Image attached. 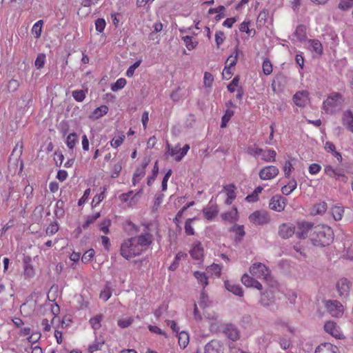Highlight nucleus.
Segmentation results:
<instances>
[{
    "instance_id": "1",
    "label": "nucleus",
    "mask_w": 353,
    "mask_h": 353,
    "mask_svg": "<svg viewBox=\"0 0 353 353\" xmlns=\"http://www.w3.org/2000/svg\"><path fill=\"white\" fill-rule=\"evenodd\" d=\"M152 241V235L149 232L125 239L121 244L120 254L127 260L132 259L147 250Z\"/></svg>"
},
{
    "instance_id": "2",
    "label": "nucleus",
    "mask_w": 353,
    "mask_h": 353,
    "mask_svg": "<svg viewBox=\"0 0 353 353\" xmlns=\"http://www.w3.org/2000/svg\"><path fill=\"white\" fill-rule=\"evenodd\" d=\"M334 239L332 229L326 225H317L310 234V240L315 246L325 247L331 243Z\"/></svg>"
},
{
    "instance_id": "3",
    "label": "nucleus",
    "mask_w": 353,
    "mask_h": 353,
    "mask_svg": "<svg viewBox=\"0 0 353 353\" xmlns=\"http://www.w3.org/2000/svg\"><path fill=\"white\" fill-rule=\"evenodd\" d=\"M343 101L341 94L333 92L323 102V108L327 114H332L342 109Z\"/></svg>"
},
{
    "instance_id": "4",
    "label": "nucleus",
    "mask_w": 353,
    "mask_h": 353,
    "mask_svg": "<svg viewBox=\"0 0 353 353\" xmlns=\"http://www.w3.org/2000/svg\"><path fill=\"white\" fill-rule=\"evenodd\" d=\"M43 308L46 311L47 317L42 320L41 326L45 332H48L51 328V324L53 325L57 320L60 310L59 305L56 303L45 305Z\"/></svg>"
},
{
    "instance_id": "5",
    "label": "nucleus",
    "mask_w": 353,
    "mask_h": 353,
    "mask_svg": "<svg viewBox=\"0 0 353 353\" xmlns=\"http://www.w3.org/2000/svg\"><path fill=\"white\" fill-rule=\"evenodd\" d=\"M279 293L272 289L267 290L261 294L260 303L262 306L274 310L276 303V298Z\"/></svg>"
},
{
    "instance_id": "6",
    "label": "nucleus",
    "mask_w": 353,
    "mask_h": 353,
    "mask_svg": "<svg viewBox=\"0 0 353 353\" xmlns=\"http://www.w3.org/2000/svg\"><path fill=\"white\" fill-rule=\"evenodd\" d=\"M250 274L259 279L267 280L270 276V270L268 267L259 262L252 263L249 268Z\"/></svg>"
},
{
    "instance_id": "7",
    "label": "nucleus",
    "mask_w": 353,
    "mask_h": 353,
    "mask_svg": "<svg viewBox=\"0 0 353 353\" xmlns=\"http://www.w3.org/2000/svg\"><path fill=\"white\" fill-rule=\"evenodd\" d=\"M46 301L45 293L41 291L33 292L28 297L26 303L21 306V310H24L27 305L35 307L37 305H41ZM34 310V308H33Z\"/></svg>"
},
{
    "instance_id": "8",
    "label": "nucleus",
    "mask_w": 353,
    "mask_h": 353,
    "mask_svg": "<svg viewBox=\"0 0 353 353\" xmlns=\"http://www.w3.org/2000/svg\"><path fill=\"white\" fill-rule=\"evenodd\" d=\"M314 225L310 222H298L296 225V235L301 239H310V234L313 232Z\"/></svg>"
},
{
    "instance_id": "9",
    "label": "nucleus",
    "mask_w": 353,
    "mask_h": 353,
    "mask_svg": "<svg viewBox=\"0 0 353 353\" xmlns=\"http://www.w3.org/2000/svg\"><path fill=\"white\" fill-rule=\"evenodd\" d=\"M249 221L254 225H263L270 222L269 214L265 211H255L249 216Z\"/></svg>"
},
{
    "instance_id": "10",
    "label": "nucleus",
    "mask_w": 353,
    "mask_h": 353,
    "mask_svg": "<svg viewBox=\"0 0 353 353\" xmlns=\"http://www.w3.org/2000/svg\"><path fill=\"white\" fill-rule=\"evenodd\" d=\"M327 311L334 317H341L343 314V306L338 301H328L325 303Z\"/></svg>"
},
{
    "instance_id": "11",
    "label": "nucleus",
    "mask_w": 353,
    "mask_h": 353,
    "mask_svg": "<svg viewBox=\"0 0 353 353\" xmlns=\"http://www.w3.org/2000/svg\"><path fill=\"white\" fill-rule=\"evenodd\" d=\"M204 317L210 325L212 331H215L219 327L221 322L218 313L214 311H205Z\"/></svg>"
},
{
    "instance_id": "12",
    "label": "nucleus",
    "mask_w": 353,
    "mask_h": 353,
    "mask_svg": "<svg viewBox=\"0 0 353 353\" xmlns=\"http://www.w3.org/2000/svg\"><path fill=\"white\" fill-rule=\"evenodd\" d=\"M288 83L287 77L282 72L276 74L272 83V88L274 92H281Z\"/></svg>"
},
{
    "instance_id": "13",
    "label": "nucleus",
    "mask_w": 353,
    "mask_h": 353,
    "mask_svg": "<svg viewBox=\"0 0 353 353\" xmlns=\"http://www.w3.org/2000/svg\"><path fill=\"white\" fill-rule=\"evenodd\" d=\"M286 201L287 200L284 197L276 195L271 198L269 203V207L271 210L280 212L284 210L286 205Z\"/></svg>"
},
{
    "instance_id": "14",
    "label": "nucleus",
    "mask_w": 353,
    "mask_h": 353,
    "mask_svg": "<svg viewBox=\"0 0 353 353\" xmlns=\"http://www.w3.org/2000/svg\"><path fill=\"white\" fill-rule=\"evenodd\" d=\"M279 174V170L273 165L266 166L262 168L259 172V176L262 180H270L276 177Z\"/></svg>"
},
{
    "instance_id": "15",
    "label": "nucleus",
    "mask_w": 353,
    "mask_h": 353,
    "mask_svg": "<svg viewBox=\"0 0 353 353\" xmlns=\"http://www.w3.org/2000/svg\"><path fill=\"white\" fill-rule=\"evenodd\" d=\"M205 353H224L223 343L218 340H212L206 344Z\"/></svg>"
},
{
    "instance_id": "16",
    "label": "nucleus",
    "mask_w": 353,
    "mask_h": 353,
    "mask_svg": "<svg viewBox=\"0 0 353 353\" xmlns=\"http://www.w3.org/2000/svg\"><path fill=\"white\" fill-rule=\"evenodd\" d=\"M295 229L292 223H283L279 226V234L283 239H289L296 233Z\"/></svg>"
},
{
    "instance_id": "17",
    "label": "nucleus",
    "mask_w": 353,
    "mask_h": 353,
    "mask_svg": "<svg viewBox=\"0 0 353 353\" xmlns=\"http://www.w3.org/2000/svg\"><path fill=\"white\" fill-rule=\"evenodd\" d=\"M336 287L340 296L346 297L349 294L350 283L347 279L342 278L339 279Z\"/></svg>"
},
{
    "instance_id": "18",
    "label": "nucleus",
    "mask_w": 353,
    "mask_h": 353,
    "mask_svg": "<svg viewBox=\"0 0 353 353\" xmlns=\"http://www.w3.org/2000/svg\"><path fill=\"white\" fill-rule=\"evenodd\" d=\"M326 332L335 337L336 339H342L343 334L341 332L340 327L334 321H327L324 326Z\"/></svg>"
},
{
    "instance_id": "19",
    "label": "nucleus",
    "mask_w": 353,
    "mask_h": 353,
    "mask_svg": "<svg viewBox=\"0 0 353 353\" xmlns=\"http://www.w3.org/2000/svg\"><path fill=\"white\" fill-rule=\"evenodd\" d=\"M242 283L248 288H254L257 290H262V285L252 275L244 274L241 277Z\"/></svg>"
},
{
    "instance_id": "20",
    "label": "nucleus",
    "mask_w": 353,
    "mask_h": 353,
    "mask_svg": "<svg viewBox=\"0 0 353 353\" xmlns=\"http://www.w3.org/2000/svg\"><path fill=\"white\" fill-rule=\"evenodd\" d=\"M223 192L226 196L225 203L230 205L236 199V187L233 184H228L223 187Z\"/></svg>"
},
{
    "instance_id": "21",
    "label": "nucleus",
    "mask_w": 353,
    "mask_h": 353,
    "mask_svg": "<svg viewBox=\"0 0 353 353\" xmlns=\"http://www.w3.org/2000/svg\"><path fill=\"white\" fill-rule=\"evenodd\" d=\"M224 285L228 291L232 292L234 295L241 297L243 296V289L239 284L229 280H225L224 281Z\"/></svg>"
},
{
    "instance_id": "22",
    "label": "nucleus",
    "mask_w": 353,
    "mask_h": 353,
    "mask_svg": "<svg viewBox=\"0 0 353 353\" xmlns=\"http://www.w3.org/2000/svg\"><path fill=\"white\" fill-rule=\"evenodd\" d=\"M204 250L200 242L196 241L193 243L190 254L192 259L200 261L203 257Z\"/></svg>"
},
{
    "instance_id": "23",
    "label": "nucleus",
    "mask_w": 353,
    "mask_h": 353,
    "mask_svg": "<svg viewBox=\"0 0 353 353\" xmlns=\"http://www.w3.org/2000/svg\"><path fill=\"white\" fill-rule=\"evenodd\" d=\"M314 353H339V349L330 343H323L316 347Z\"/></svg>"
},
{
    "instance_id": "24",
    "label": "nucleus",
    "mask_w": 353,
    "mask_h": 353,
    "mask_svg": "<svg viewBox=\"0 0 353 353\" xmlns=\"http://www.w3.org/2000/svg\"><path fill=\"white\" fill-rule=\"evenodd\" d=\"M224 333L229 339L233 341H236L240 338V333L238 328L232 324L226 325Z\"/></svg>"
},
{
    "instance_id": "25",
    "label": "nucleus",
    "mask_w": 353,
    "mask_h": 353,
    "mask_svg": "<svg viewBox=\"0 0 353 353\" xmlns=\"http://www.w3.org/2000/svg\"><path fill=\"white\" fill-rule=\"evenodd\" d=\"M218 212L217 205L211 202L203 209V214L208 220L213 219L217 215Z\"/></svg>"
},
{
    "instance_id": "26",
    "label": "nucleus",
    "mask_w": 353,
    "mask_h": 353,
    "mask_svg": "<svg viewBox=\"0 0 353 353\" xmlns=\"http://www.w3.org/2000/svg\"><path fill=\"white\" fill-rule=\"evenodd\" d=\"M307 98V92L299 91L293 96L294 103L299 107L305 106Z\"/></svg>"
},
{
    "instance_id": "27",
    "label": "nucleus",
    "mask_w": 353,
    "mask_h": 353,
    "mask_svg": "<svg viewBox=\"0 0 353 353\" xmlns=\"http://www.w3.org/2000/svg\"><path fill=\"white\" fill-rule=\"evenodd\" d=\"M54 161L57 165L60 166L63 164L65 168H70L72 166L74 162V159L70 156H56Z\"/></svg>"
},
{
    "instance_id": "28",
    "label": "nucleus",
    "mask_w": 353,
    "mask_h": 353,
    "mask_svg": "<svg viewBox=\"0 0 353 353\" xmlns=\"http://www.w3.org/2000/svg\"><path fill=\"white\" fill-rule=\"evenodd\" d=\"M221 216L223 220L228 221L230 223H234L237 221L239 219L237 208L236 207H233L228 212L223 213L221 215Z\"/></svg>"
},
{
    "instance_id": "29",
    "label": "nucleus",
    "mask_w": 353,
    "mask_h": 353,
    "mask_svg": "<svg viewBox=\"0 0 353 353\" xmlns=\"http://www.w3.org/2000/svg\"><path fill=\"white\" fill-rule=\"evenodd\" d=\"M140 192L141 191L132 196V192H129L128 193L121 194L119 198L122 203L125 204L128 206H132L133 205L132 201L134 199L139 197Z\"/></svg>"
},
{
    "instance_id": "30",
    "label": "nucleus",
    "mask_w": 353,
    "mask_h": 353,
    "mask_svg": "<svg viewBox=\"0 0 353 353\" xmlns=\"http://www.w3.org/2000/svg\"><path fill=\"white\" fill-rule=\"evenodd\" d=\"M105 343V341L103 338H96L95 340L89 344L88 351L89 353H94V352L101 350Z\"/></svg>"
},
{
    "instance_id": "31",
    "label": "nucleus",
    "mask_w": 353,
    "mask_h": 353,
    "mask_svg": "<svg viewBox=\"0 0 353 353\" xmlns=\"http://www.w3.org/2000/svg\"><path fill=\"white\" fill-rule=\"evenodd\" d=\"M297 39L300 41H304L307 39V28L305 25H299L294 32Z\"/></svg>"
},
{
    "instance_id": "32",
    "label": "nucleus",
    "mask_w": 353,
    "mask_h": 353,
    "mask_svg": "<svg viewBox=\"0 0 353 353\" xmlns=\"http://www.w3.org/2000/svg\"><path fill=\"white\" fill-rule=\"evenodd\" d=\"M194 276L198 283L201 285L203 289L208 285V277L205 272L196 271L194 272Z\"/></svg>"
},
{
    "instance_id": "33",
    "label": "nucleus",
    "mask_w": 353,
    "mask_h": 353,
    "mask_svg": "<svg viewBox=\"0 0 353 353\" xmlns=\"http://www.w3.org/2000/svg\"><path fill=\"white\" fill-rule=\"evenodd\" d=\"M177 336L180 347L182 348L186 347L190 341V336L188 333L185 331H181L177 334Z\"/></svg>"
},
{
    "instance_id": "34",
    "label": "nucleus",
    "mask_w": 353,
    "mask_h": 353,
    "mask_svg": "<svg viewBox=\"0 0 353 353\" xmlns=\"http://www.w3.org/2000/svg\"><path fill=\"white\" fill-rule=\"evenodd\" d=\"M274 324L278 329H286L292 334H294L295 332L294 327H292L287 321L278 319L275 321Z\"/></svg>"
},
{
    "instance_id": "35",
    "label": "nucleus",
    "mask_w": 353,
    "mask_h": 353,
    "mask_svg": "<svg viewBox=\"0 0 353 353\" xmlns=\"http://www.w3.org/2000/svg\"><path fill=\"white\" fill-rule=\"evenodd\" d=\"M148 165V162H145L144 163V164L142 165L141 168H139L137 169V170L135 171L134 175H133V179H132V182H133V184L134 185H136L137 183H138L145 175V168Z\"/></svg>"
},
{
    "instance_id": "36",
    "label": "nucleus",
    "mask_w": 353,
    "mask_h": 353,
    "mask_svg": "<svg viewBox=\"0 0 353 353\" xmlns=\"http://www.w3.org/2000/svg\"><path fill=\"white\" fill-rule=\"evenodd\" d=\"M327 210V204L325 202H320L314 205L312 209L311 213L314 215L323 214Z\"/></svg>"
},
{
    "instance_id": "37",
    "label": "nucleus",
    "mask_w": 353,
    "mask_h": 353,
    "mask_svg": "<svg viewBox=\"0 0 353 353\" xmlns=\"http://www.w3.org/2000/svg\"><path fill=\"white\" fill-rule=\"evenodd\" d=\"M181 39L183 40V41L185 44L186 48L189 50L194 49L199 43V42L196 40H194L193 37L191 36L182 37Z\"/></svg>"
},
{
    "instance_id": "38",
    "label": "nucleus",
    "mask_w": 353,
    "mask_h": 353,
    "mask_svg": "<svg viewBox=\"0 0 353 353\" xmlns=\"http://www.w3.org/2000/svg\"><path fill=\"white\" fill-rule=\"evenodd\" d=\"M296 181L294 179L290 180L287 185L282 188V193L285 195H289L296 189Z\"/></svg>"
},
{
    "instance_id": "39",
    "label": "nucleus",
    "mask_w": 353,
    "mask_h": 353,
    "mask_svg": "<svg viewBox=\"0 0 353 353\" xmlns=\"http://www.w3.org/2000/svg\"><path fill=\"white\" fill-rule=\"evenodd\" d=\"M331 212L335 221H340L343 216L344 208L341 206L336 205L331 209Z\"/></svg>"
},
{
    "instance_id": "40",
    "label": "nucleus",
    "mask_w": 353,
    "mask_h": 353,
    "mask_svg": "<svg viewBox=\"0 0 353 353\" xmlns=\"http://www.w3.org/2000/svg\"><path fill=\"white\" fill-rule=\"evenodd\" d=\"M112 289L109 283L106 284L103 289L101 291L99 297L104 301H108L112 296Z\"/></svg>"
},
{
    "instance_id": "41",
    "label": "nucleus",
    "mask_w": 353,
    "mask_h": 353,
    "mask_svg": "<svg viewBox=\"0 0 353 353\" xmlns=\"http://www.w3.org/2000/svg\"><path fill=\"white\" fill-rule=\"evenodd\" d=\"M208 273L219 277L221 274L222 267L216 263H213L206 268Z\"/></svg>"
},
{
    "instance_id": "42",
    "label": "nucleus",
    "mask_w": 353,
    "mask_h": 353,
    "mask_svg": "<svg viewBox=\"0 0 353 353\" xmlns=\"http://www.w3.org/2000/svg\"><path fill=\"white\" fill-rule=\"evenodd\" d=\"M102 192L100 194L95 195L92 201V207L98 205L105 197V192L107 188L105 186L102 188Z\"/></svg>"
},
{
    "instance_id": "43",
    "label": "nucleus",
    "mask_w": 353,
    "mask_h": 353,
    "mask_svg": "<svg viewBox=\"0 0 353 353\" xmlns=\"http://www.w3.org/2000/svg\"><path fill=\"white\" fill-rule=\"evenodd\" d=\"M309 42L311 43L312 50L318 54H321L323 52V47L321 42L316 39H310Z\"/></svg>"
},
{
    "instance_id": "44",
    "label": "nucleus",
    "mask_w": 353,
    "mask_h": 353,
    "mask_svg": "<svg viewBox=\"0 0 353 353\" xmlns=\"http://www.w3.org/2000/svg\"><path fill=\"white\" fill-rule=\"evenodd\" d=\"M43 23V22L42 20H39L34 24L32 28V33L34 35L35 38L37 39L41 37Z\"/></svg>"
},
{
    "instance_id": "45",
    "label": "nucleus",
    "mask_w": 353,
    "mask_h": 353,
    "mask_svg": "<svg viewBox=\"0 0 353 353\" xmlns=\"http://www.w3.org/2000/svg\"><path fill=\"white\" fill-rule=\"evenodd\" d=\"M211 303V301H210L208 296L205 294V292H202L200 295V299L199 301V305L200 307L203 308H205L207 307H209Z\"/></svg>"
},
{
    "instance_id": "46",
    "label": "nucleus",
    "mask_w": 353,
    "mask_h": 353,
    "mask_svg": "<svg viewBox=\"0 0 353 353\" xmlns=\"http://www.w3.org/2000/svg\"><path fill=\"white\" fill-rule=\"evenodd\" d=\"M102 318V315H97L90 319V323L94 330H99L101 327Z\"/></svg>"
},
{
    "instance_id": "47",
    "label": "nucleus",
    "mask_w": 353,
    "mask_h": 353,
    "mask_svg": "<svg viewBox=\"0 0 353 353\" xmlns=\"http://www.w3.org/2000/svg\"><path fill=\"white\" fill-rule=\"evenodd\" d=\"M234 55H230L226 61V64L229 62V64L228 65L230 67H233L236 64L237 60H238V55H239V48L236 46L234 48Z\"/></svg>"
},
{
    "instance_id": "48",
    "label": "nucleus",
    "mask_w": 353,
    "mask_h": 353,
    "mask_svg": "<svg viewBox=\"0 0 353 353\" xmlns=\"http://www.w3.org/2000/svg\"><path fill=\"white\" fill-rule=\"evenodd\" d=\"M126 84V80L124 78H120L111 86V90L116 92L122 89Z\"/></svg>"
},
{
    "instance_id": "49",
    "label": "nucleus",
    "mask_w": 353,
    "mask_h": 353,
    "mask_svg": "<svg viewBox=\"0 0 353 353\" xmlns=\"http://www.w3.org/2000/svg\"><path fill=\"white\" fill-rule=\"evenodd\" d=\"M262 68L263 72L265 75H269L272 72V65L268 59L263 61Z\"/></svg>"
},
{
    "instance_id": "50",
    "label": "nucleus",
    "mask_w": 353,
    "mask_h": 353,
    "mask_svg": "<svg viewBox=\"0 0 353 353\" xmlns=\"http://www.w3.org/2000/svg\"><path fill=\"white\" fill-rule=\"evenodd\" d=\"M108 106L103 105H101L100 107L96 108L94 110L93 114L95 115V117L97 119H98V118L108 113Z\"/></svg>"
},
{
    "instance_id": "51",
    "label": "nucleus",
    "mask_w": 353,
    "mask_h": 353,
    "mask_svg": "<svg viewBox=\"0 0 353 353\" xmlns=\"http://www.w3.org/2000/svg\"><path fill=\"white\" fill-rule=\"evenodd\" d=\"M249 25H250V21H243V22H242L240 24L239 30L241 32H246L249 35H251V31L253 30V35H252L253 37L255 34L256 31H255L254 29H251L250 30L249 28Z\"/></svg>"
},
{
    "instance_id": "52",
    "label": "nucleus",
    "mask_w": 353,
    "mask_h": 353,
    "mask_svg": "<svg viewBox=\"0 0 353 353\" xmlns=\"http://www.w3.org/2000/svg\"><path fill=\"white\" fill-rule=\"evenodd\" d=\"M46 62V54L40 53L37 55L34 64L38 69L43 68Z\"/></svg>"
},
{
    "instance_id": "53",
    "label": "nucleus",
    "mask_w": 353,
    "mask_h": 353,
    "mask_svg": "<svg viewBox=\"0 0 353 353\" xmlns=\"http://www.w3.org/2000/svg\"><path fill=\"white\" fill-rule=\"evenodd\" d=\"M72 94L74 99L78 102L83 101L85 97V91L83 90H74Z\"/></svg>"
},
{
    "instance_id": "54",
    "label": "nucleus",
    "mask_w": 353,
    "mask_h": 353,
    "mask_svg": "<svg viewBox=\"0 0 353 353\" xmlns=\"http://www.w3.org/2000/svg\"><path fill=\"white\" fill-rule=\"evenodd\" d=\"M213 81H214L213 75L210 72H205L204 73V77H203L204 85L207 88H210L212 85Z\"/></svg>"
},
{
    "instance_id": "55",
    "label": "nucleus",
    "mask_w": 353,
    "mask_h": 353,
    "mask_svg": "<svg viewBox=\"0 0 353 353\" xmlns=\"http://www.w3.org/2000/svg\"><path fill=\"white\" fill-rule=\"evenodd\" d=\"M95 252L93 249H90L87 250L81 257L82 262L87 263L90 262L93 258Z\"/></svg>"
},
{
    "instance_id": "56",
    "label": "nucleus",
    "mask_w": 353,
    "mask_h": 353,
    "mask_svg": "<svg viewBox=\"0 0 353 353\" xmlns=\"http://www.w3.org/2000/svg\"><path fill=\"white\" fill-rule=\"evenodd\" d=\"M77 141V134L73 132L70 134L66 139V143L70 149H72Z\"/></svg>"
},
{
    "instance_id": "57",
    "label": "nucleus",
    "mask_w": 353,
    "mask_h": 353,
    "mask_svg": "<svg viewBox=\"0 0 353 353\" xmlns=\"http://www.w3.org/2000/svg\"><path fill=\"white\" fill-rule=\"evenodd\" d=\"M338 7L342 10H347L353 7V0H341Z\"/></svg>"
},
{
    "instance_id": "58",
    "label": "nucleus",
    "mask_w": 353,
    "mask_h": 353,
    "mask_svg": "<svg viewBox=\"0 0 353 353\" xmlns=\"http://www.w3.org/2000/svg\"><path fill=\"white\" fill-rule=\"evenodd\" d=\"M225 40V35L223 31H217L215 34V42L217 48L223 43Z\"/></svg>"
},
{
    "instance_id": "59",
    "label": "nucleus",
    "mask_w": 353,
    "mask_h": 353,
    "mask_svg": "<svg viewBox=\"0 0 353 353\" xmlns=\"http://www.w3.org/2000/svg\"><path fill=\"white\" fill-rule=\"evenodd\" d=\"M132 322L133 319L132 317L122 318L118 321V325L122 328H124L130 325Z\"/></svg>"
},
{
    "instance_id": "60",
    "label": "nucleus",
    "mask_w": 353,
    "mask_h": 353,
    "mask_svg": "<svg viewBox=\"0 0 353 353\" xmlns=\"http://www.w3.org/2000/svg\"><path fill=\"white\" fill-rule=\"evenodd\" d=\"M124 139L125 135L122 134L117 137H114L111 141V145L114 148H117L121 145Z\"/></svg>"
},
{
    "instance_id": "61",
    "label": "nucleus",
    "mask_w": 353,
    "mask_h": 353,
    "mask_svg": "<svg viewBox=\"0 0 353 353\" xmlns=\"http://www.w3.org/2000/svg\"><path fill=\"white\" fill-rule=\"evenodd\" d=\"M344 125H347V128L351 132H353V116L352 114H349L348 115H345L343 119Z\"/></svg>"
},
{
    "instance_id": "62",
    "label": "nucleus",
    "mask_w": 353,
    "mask_h": 353,
    "mask_svg": "<svg viewBox=\"0 0 353 353\" xmlns=\"http://www.w3.org/2000/svg\"><path fill=\"white\" fill-rule=\"evenodd\" d=\"M105 26V21L102 18H99L95 21L96 30L99 32H102L104 30Z\"/></svg>"
},
{
    "instance_id": "63",
    "label": "nucleus",
    "mask_w": 353,
    "mask_h": 353,
    "mask_svg": "<svg viewBox=\"0 0 353 353\" xmlns=\"http://www.w3.org/2000/svg\"><path fill=\"white\" fill-rule=\"evenodd\" d=\"M194 220H195V219H189L185 221V230L188 235H193L194 234V229L192 226V222Z\"/></svg>"
},
{
    "instance_id": "64",
    "label": "nucleus",
    "mask_w": 353,
    "mask_h": 353,
    "mask_svg": "<svg viewBox=\"0 0 353 353\" xmlns=\"http://www.w3.org/2000/svg\"><path fill=\"white\" fill-rule=\"evenodd\" d=\"M19 85V82L17 80L12 79L8 82V89L9 92H14L18 89Z\"/></svg>"
}]
</instances>
